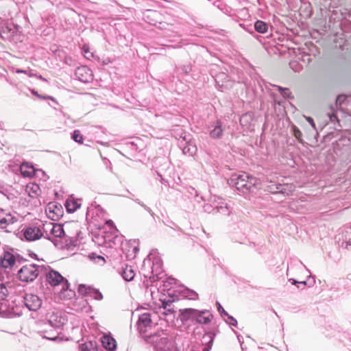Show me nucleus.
<instances>
[{
  "instance_id": "47",
  "label": "nucleus",
  "mask_w": 351,
  "mask_h": 351,
  "mask_svg": "<svg viewBox=\"0 0 351 351\" xmlns=\"http://www.w3.org/2000/svg\"><path fill=\"white\" fill-rule=\"evenodd\" d=\"M306 120L312 125V127H313L314 128H315L313 119L311 117H307Z\"/></svg>"
},
{
  "instance_id": "31",
  "label": "nucleus",
  "mask_w": 351,
  "mask_h": 351,
  "mask_svg": "<svg viewBox=\"0 0 351 351\" xmlns=\"http://www.w3.org/2000/svg\"><path fill=\"white\" fill-rule=\"evenodd\" d=\"M8 295V291L3 284H0V300H4Z\"/></svg>"
},
{
  "instance_id": "57",
  "label": "nucleus",
  "mask_w": 351,
  "mask_h": 351,
  "mask_svg": "<svg viewBox=\"0 0 351 351\" xmlns=\"http://www.w3.org/2000/svg\"><path fill=\"white\" fill-rule=\"evenodd\" d=\"M237 338H238L239 341L241 342L240 336H238Z\"/></svg>"
},
{
  "instance_id": "34",
  "label": "nucleus",
  "mask_w": 351,
  "mask_h": 351,
  "mask_svg": "<svg viewBox=\"0 0 351 351\" xmlns=\"http://www.w3.org/2000/svg\"><path fill=\"white\" fill-rule=\"evenodd\" d=\"M276 87L280 91L282 95L284 97H290V92H289V90L288 88H282L280 86H276Z\"/></svg>"
},
{
  "instance_id": "27",
  "label": "nucleus",
  "mask_w": 351,
  "mask_h": 351,
  "mask_svg": "<svg viewBox=\"0 0 351 351\" xmlns=\"http://www.w3.org/2000/svg\"><path fill=\"white\" fill-rule=\"evenodd\" d=\"M82 351H97V344L95 342L87 341L81 345Z\"/></svg>"
},
{
  "instance_id": "33",
  "label": "nucleus",
  "mask_w": 351,
  "mask_h": 351,
  "mask_svg": "<svg viewBox=\"0 0 351 351\" xmlns=\"http://www.w3.org/2000/svg\"><path fill=\"white\" fill-rule=\"evenodd\" d=\"M344 241L346 243V247H351V232L347 231L344 235Z\"/></svg>"
},
{
  "instance_id": "5",
  "label": "nucleus",
  "mask_w": 351,
  "mask_h": 351,
  "mask_svg": "<svg viewBox=\"0 0 351 351\" xmlns=\"http://www.w3.org/2000/svg\"><path fill=\"white\" fill-rule=\"evenodd\" d=\"M47 282L52 287L62 286V290H66L69 287V282L59 272L55 270H50L46 275Z\"/></svg>"
},
{
  "instance_id": "30",
  "label": "nucleus",
  "mask_w": 351,
  "mask_h": 351,
  "mask_svg": "<svg viewBox=\"0 0 351 351\" xmlns=\"http://www.w3.org/2000/svg\"><path fill=\"white\" fill-rule=\"evenodd\" d=\"M72 138L77 143H82L83 136L79 130H75L72 135Z\"/></svg>"
},
{
  "instance_id": "39",
  "label": "nucleus",
  "mask_w": 351,
  "mask_h": 351,
  "mask_svg": "<svg viewBox=\"0 0 351 351\" xmlns=\"http://www.w3.org/2000/svg\"><path fill=\"white\" fill-rule=\"evenodd\" d=\"M32 93L36 95L37 97L40 98V99H51V100H53V98L51 96H42L40 95H39L37 92L34 91V90H32Z\"/></svg>"
},
{
  "instance_id": "53",
  "label": "nucleus",
  "mask_w": 351,
  "mask_h": 351,
  "mask_svg": "<svg viewBox=\"0 0 351 351\" xmlns=\"http://www.w3.org/2000/svg\"><path fill=\"white\" fill-rule=\"evenodd\" d=\"M19 171H20L21 172H22V164H21V165H19Z\"/></svg>"
},
{
  "instance_id": "18",
  "label": "nucleus",
  "mask_w": 351,
  "mask_h": 351,
  "mask_svg": "<svg viewBox=\"0 0 351 351\" xmlns=\"http://www.w3.org/2000/svg\"><path fill=\"white\" fill-rule=\"evenodd\" d=\"M102 346L106 350L112 351L117 348V343L115 339L110 335H104L101 338Z\"/></svg>"
},
{
  "instance_id": "16",
  "label": "nucleus",
  "mask_w": 351,
  "mask_h": 351,
  "mask_svg": "<svg viewBox=\"0 0 351 351\" xmlns=\"http://www.w3.org/2000/svg\"><path fill=\"white\" fill-rule=\"evenodd\" d=\"M40 189L38 184L34 182H29L26 184L25 193L27 194L29 197L36 199L40 195Z\"/></svg>"
},
{
  "instance_id": "11",
  "label": "nucleus",
  "mask_w": 351,
  "mask_h": 351,
  "mask_svg": "<svg viewBox=\"0 0 351 351\" xmlns=\"http://www.w3.org/2000/svg\"><path fill=\"white\" fill-rule=\"evenodd\" d=\"M211 202L215 206L214 210H216L217 213L223 215H229L230 214L231 210L228 204L221 197L215 195L211 197Z\"/></svg>"
},
{
  "instance_id": "19",
  "label": "nucleus",
  "mask_w": 351,
  "mask_h": 351,
  "mask_svg": "<svg viewBox=\"0 0 351 351\" xmlns=\"http://www.w3.org/2000/svg\"><path fill=\"white\" fill-rule=\"evenodd\" d=\"M46 211L48 213L50 218L53 220H56L61 215V206L50 203L48 205Z\"/></svg>"
},
{
  "instance_id": "29",
  "label": "nucleus",
  "mask_w": 351,
  "mask_h": 351,
  "mask_svg": "<svg viewBox=\"0 0 351 351\" xmlns=\"http://www.w3.org/2000/svg\"><path fill=\"white\" fill-rule=\"evenodd\" d=\"M12 223H14L13 217L10 215L3 217V213H0V225H6Z\"/></svg>"
},
{
  "instance_id": "52",
  "label": "nucleus",
  "mask_w": 351,
  "mask_h": 351,
  "mask_svg": "<svg viewBox=\"0 0 351 351\" xmlns=\"http://www.w3.org/2000/svg\"><path fill=\"white\" fill-rule=\"evenodd\" d=\"M21 72H22V71L20 70V69H16V73H21Z\"/></svg>"
},
{
  "instance_id": "58",
  "label": "nucleus",
  "mask_w": 351,
  "mask_h": 351,
  "mask_svg": "<svg viewBox=\"0 0 351 351\" xmlns=\"http://www.w3.org/2000/svg\"><path fill=\"white\" fill-rule=\"evenodd\" d=\"M152 256V254H149V260L151 259V256Z\"/></svg>"
},
{
  "instance_id": "22",
  "label": "nucleus",
  "mask_w": 351,
  "mask_h": 351,
  "mask_svg": "<svg viewBox=\"0 0 351 351\" xmlns=\"http://www.w3.org/2000/svg\"><path fill=\"white\" fill-rule=\"evenodd\" d=\"M80 203L78 199H68L65 202V207L69 213H74L80 207Z\"/></svg>"
},
{
  "instance_id": "6",
  "label": "nucleus",
  "mask_w": 351,
  "mask_h": 351,
  "mask_svg": "<svg viewBox=\"0 0 351 351\" xmlns=\"http://www.w3.org/2000/svg\"><path fill=\"white\" fill-rule=\"evenodd\" d=\"M38 266L23 259V282H32L38 276Z\"/></svg>"
},
{
  "instance_id": "60",
  "label": "nucleus",
  "mask_w": 351,
  "mask_h": 351,
  "mask_svg": "<svg viewBox=\"0 0 351 351\" xmlns=\"http://www.w3.org/2000/svg\"><path fill=\"white\" fill-rule=\"evenodd\" d=\"M23 73H27V72L25 71H24V70L23 71Z\"/></svg>"
},
{
  "instance_id": "46",
  "label": "nucleus",
  "mask_w": 351,
  "mask_h": 351,
  "mask_svg": "<svg viewBox=\"0 0 351 351\" xmlns=\"http://www.w3.org/2000/svg\"><path fill=\"white\" fill-rule=\"evenodd\" d=\"M64 226L67 229L69 226H77V224L76 223H65Z\"/></svg>"
},
{
  "instance_id": "8",
  "label": "nucleus",
  "mask_w": 351,
  "mask_h": 351,
  "mask_svg": "<svg viewBox=\"0 0 351 351\" xmlns=\"http://www.w3.org/2000/svg\"><path fill=\"white\" fill-rule=\"evenodd\" d=\"M23 304L29 311H36L40 308L42 302L36 295L27 294L23 297Z\"/></svg>"
},
{
  "instance_id": "24",
  "label": "nucleus",
  "mask_w": 351,
  "mask_h": 351,
  "mask_svg": "<svg viewBox=\"0 0 351 351\" xmlns=\"http://www.w3.org/2000/svg\"><path fill=\"white\" fill-rule=\"evenodd\" d=\"M289 187L287 184L283 185V184H271L267 186V189L269 192L272 193H286V188Z\"/></svg>"
},
{
  "instance_id": "28",
  "label": "nucleus",
  "mask_w": 351,
  "mask_h": 351,
  "mask_svg": "<svg viewBox=\"0 0 351 351\" xmlns=\"http://www.w3.org/2000/svg\"><path fill=\"white\" fill-rule=\"evenodd\" d=\"M182 152L184 154H189L193 156L197 152V147L195 145L189 143L182 149Z\"/></svg>"
},
{
  "instance_id": "10",
  "label": "nucleus",
  "mask_w": 351,
  "mask_h": 351,
  "mask_svg": "<svg viewBox=\"0 0 351 351\" xmlns=\"http://www.w3.org/2000/svg\"><path fill=\"white\" fill-rule=\"evenodd\" d=\"M78 292L82 295L90 296L97 300H101L103 299L102 293L98 289L90 286L80 285L78 287Z\"/></svg>"
},
{
  "instance_id": "7",
  "label": "nucleus",
  "mask_w": 351,
  "mask_h": 351,
  "mask_svg": "<svg viewBox=\"0 0 351 351\" xmlns=\"http://www.w3.org/2000/svg\"><path fill=\"white\" fill-rule=\"evenodd\" d=\"M7 306L5 307V312L7 313V316L9 318H14L16 317H20L22 313V305L21 300H18V301L12 300L10 302H6Z\"/></svg>"
},
{
  "instance_id": "26",
  "label": "nucleus",
  "mask_w": 351,
  "mask_h": 351,
  "mask_svg": "<svg viewBox=\"0 0 351 351\" xmlns=\"http://www.w3.org/2000/svg\"><path fill=\"white\" fill-rule=\"evenodd\" d=\"M254 28L258 33L265 34L267 32L268 25L264 21H257L254 24Z\"/></svg>"
},
{
  "instance_id": "43",
  "label": "nucleus",
  "mask_w": 351,
  "mask_h": 351,
  "mask_svg": "<svg viewBox=\"0 0 351 351\" xmlns=\"http://www.w3.org/2000/svg\"><path fill=\"white\" fill-rule=\"evenodd\" d=\"M251 118V116L250 114H245L243 115L240 119V122L241 125L244 124V122L247 121L248 119Z\"/></svg>"
},
{
  "instance_id": "20",
  "label": "nucleus",
  "mask_w": 351,
  "mask_h": 351,
  "mask_svg": "<svg viewBox=\"0 0 351 351\" xmlns=\"http://www.w3.org/2000/svg\"><path fill=\"white\" fill-rule=\"evenodd\" d=\"M162 272V262L160 258H156L153 261V267L152 268V276H148L146 274H144V275L146 277H149V278H153L154 280L155 276L158 278V275H160Z\"/></svg>"
},
{
  "instance_id": "50",
  "label": "nucleus",
  "mask_w": 351,
  "mask_h": 351,
  "mask_svg": "<svg viewBox=\"0 0 351 351\" xmlns=\"http://www.w3.org/2000/svg\"><path fill=\"white\" fill-rule=\"evenodd\" d=\"M47 339H51V340H54L56 339V337L54 336V337H46Z\"/></svg>"
},
{
  "instance_id": "1",
  "label": "nucleus",
  "mask_w": 351,
  "mask_h": 351,
  "mask_svg": "<svg viewBox=\"0 0 351 351\" xmlns=\"http://www.w3.org/2000/svg\"><path fill=\"white\" fill-rule=\"evenodd\" d=\"M42 228L43 237L51 241L54 245L58 248L62 249L66 244L62 242L67 241V238H71V235H68L62 225L55 223L53 222L42 223Z\"/></svg>"
},
{
  "instance_id": "42",
  "label": "nucleus",
  "mask_w": 351,
  "mask_h": 351,
  "mask_svg": "<svg viewBox=\"0 0 351 351\" xmlns=\"http://www.w3.org/2000/svg\"><path fill=\"white\" fill-rule=\"evenodd\" d=\"M217 305L218 311L221 313V315H228V313L223 308L219 302H217Z\"/></svg>"
},
{
  "instance_id": "32",
  "label": "nucleus",
  "mask_w": 351,
  "mask_h": 351,
  "mask_svg": "<svg viewBox=\"0 0 351 351\" xmlns=\"http://www.w3.org/2000/svg\"><path fill=\"white\" fill-rule=\"evenodd\" d=\"M106 225L109 228V230L111 232V234L116 235V234L118 232V230L114 225L113 222L111 220H109L106 222Z\"/></svg>"
},
{
  "instance_id": "51",
  "label": "nucleus",
  "mask_w": 351,
  "mask_h": 351,
  "mask_svg": "<svg viewBox=\"0 0 351 351\" xmlns=\"http://www.w3.org/2000/svg\"><path fill=\"white\" fill-rule=\"evenodd\" d=\"M97 258H98L99 259L101 260L103 262H104V261H104V258L102 256H97Z\"/></svg>"
},
{
  "instance_id": "56",
  "label": "nucleus",
  "mask_w": 351,
  "mask_h": 351,
  "mask_svg": "<svg viewBox=\"0 0 351 351\" xmlns=\"http://www.w3.org/2000/svg\"><path fill=\"white\" fill-rule=\"evenodd\" d=\"M39 79H43V77L40 75V76H36Z\"/></svg>"
},
{
  "instance_id": "13",
  "label": "nucleus",
  "mask_w": 351,
  "mask_h": 351,
  "mask_svg": "<svg viewBox=\"0 0 351 351\" xmlns=\"http://www.w3.org/2000/svg\"><path fill=\"white\" fill-rule=\"evenodd\" d=\"M16 262L14 255L10 252H4L0 258L1 266L3 268H12Z\"/></svg>"
},
{
  "instance_id": "38",
  "label": "nucleus",
  "mask_w": 351,
  "mask_h": 351,
  "mask_svg": "<svg viewBox=\"0 0 351 351\" xmlns=\"http://www.w3.org/2000/svg\"><path fill=\"white\" fill-rule=\"evenodd\" d=\"M186 297L190 300H196L197 298V293L193 291H191L189 292Z\"/></svg>"
},
{
  "instance_id": "25",
  "label": "nucleus",
  "mask_w": 351,
  "mask_h": 351,
  "mask_svg": "<svg viewBox=\"0 0 351 351\" xmlns=\"http://www.w3.org/2000/svg\"><path fill=\"white\" fill-rule=\"evenodd\" d=\"M123 278L126 281H131L134 279L135 273L131 266H126L121 273Z\"/></svg>"
},
{
  "instance_id": "59",
  "label": "nucleus",
  "mask_w": 351,
  "mask_h": 351,
  "mask_svg": "<svg viewBox=\"0 0 351 351\" xmlns=\"http://www.w3.org/2000/svg\"><path fill=\"white\" fill-rule=\"evenodd\" d=\"M28 75H29V76H32V75H33V74H32V73H29Z\"/></svg>"
},
{
  "instance_id": "14",
  "label": "nucleus",
  "mask_w": 351,
  "mask_h": 351,
  "mask_svg": "<svg viewBox=\"0 0 351 351\" xmlns=\"http://www.w3.org/2000/svg\"><path fill=\"white\" fill-rule=\"evenodd\" d=\"M75 75L81 82H88L92 79V71L86 66H80L76 69Z\"/></svg>"
},
{
  "instance_id": "4",
  "label": "nucleus",
  "mask_w": 351,
  "mask_h": 351,
  "mask_svg": "<svg viewBox=\"0 0 351 351\" xmlns=\"http://www.w3.org/2000/svg\"><path fill=\"white\" fill-rule=\"evenodd\" d=\"M43 236L42 221H38L29 225L23 230V237L28 241H34Z\"/></svg>"
},
{
  "instance_id": "45",
  "label": "nucleus",
  "mask_w": 351,
  "mask_h": 351,
  "mask_svg": "<svg viewBox=\"0 0 351 351\" xmlns=\"http://www.w3.org/2000/svg\"><path fill=\"white\" fill-rule=\"evenodd\" d=\"M345 97L343 95H340L337 99V103H339L340 104L344 101Z\"/></svg>"
},
{
  "instance_id": "54",
  "label": "nucleus",
  "mask_w": 351,
  "mask_h": 351,
  "mask_svg": "<svg viewBox=\"0 0 351 351\" xmlns=\"http://www.w3.org/2000/svg\"><path fill=\"white\" fill-rule=\"evenodd\" d=\"M18 273L19 275L22 274V268L19 270Z\"/></svg>"
},
{
  "instance_id": "41",
  "label": "nucleus",
  "mask_w": 351,
  "mask_h": 351,
  "mask_svg": "<svg viewBox=\"0 0 351 351\" xmlns=\"http://www.w3.org/2000/svg\"><path fill=\"white\" fill-rule=\"evenodd\" d=\"M289 281L291 282L294 285H296L297 284H300V285H302L304 287L306 285V281L298 282V281H297L296 280H295L293 278L289 279Z\"/></svg>"
},
{
  "instance_id": "21",
  "label": "nucleus",
  "mask_w": 351,
  "mask_h": 351,
  "mask_svg": "<svg viewBox=\"0 0 351 351\" xmlns=\"http://www.w3.org/2000/svg\"><path fill=\"white\" fill-rule=\"evenodd\" d=\"M223 128L221 121H217L214 128L210 131V136L213 138H219L223 135Z\"/></svg>"
},
{
  "instance_id": "35",
  "label": "nucleus",
  "mask_w": 351,
  "mask_h": 351,
  "mask_svg": "<svg viewBox=\"0 0 351 351\" xmlns=\"http://www.w3.org/2000/svg\"><path fill=\"white\" fill-rule=\"evenodd\" d=\"M293 133H294V136L300 142H302V132L297 128H294L293 129Z\"/></svg>"
},
{
  "instance_id": "17",
  "label": "nucleus",
  "mask_w": 351,
  "mask_h": 351,
  "mask_svg": "<svg viewBox=\"0 0 351 351\" xmlns=\"http://www.w3.org/2000/svg\"><path fill=\"white\" fill-rule=\"evenodd\" d=\"M65 319L58 313H53L49 317L48 323L53 328H60L64 324Z\"/></svg>"
},
{
  "instance_id": "37",
  "label": "nucleus",
  "mask_w": 351,
  "mask_h": 351,
  "mask_svg": "<svg viewBox=\"0 0 351 351\" xmlns=\"http://www.w3.org/2000/svg\"><path fill=\"white\" fill-rule=\"evenodd\" d=\"M226 316L228 317L227 322L228 324L232 325V326H236L237 324V319H234L232 316L229 315L228 314Z\"/></svg>"
},
{
  "instance_id": "12",
  "label": "nucleus",
  "mask_w": 351,
  "mask_h": 351,
  "mask_svg": "<svg viewBox=\"0 0 351 351\" xmlns=\"http://www.w3.org/2000/svg\"><path fill=\"white\" fill-rule=\"evenodd\" d=\"M149 313H144L139 316L138 321V329L143 334L147 331L152 326V318Z\"/></svg>"
},
{
  "instance_id": "55",
  "label": "nucleus",
  "mask_w": 351,
  "mask_h": 351,
  "mask_svg": "<svg viewBox=\"0 0 351 351\" xmlns=\"http://www.w3.org/2000/svg\"><path fill=\"white\" fill-rule=\"evenodd\" d=\"M94 255H95L94 254H92V255L90 256V258H94Z\"/></svg>"
},
{
  "instance_id": "36",
  "label": "nucleus",
  "mask_w": 351,
  "mask_h": 351,
  "mask_svg": "<svg viewBox=\"0 0 351 351\" xmlns=\"http://www.w3.org/2000/svg\"><path fill=\"white\" fill-rule=\"evenodd\" d=\"M137 204L141 205L145 210H147L151 215H153L154 213L151 208L148 206H147L145 204H144L143 202H141L138 199H136L134 200Z\"/></svg>"
},
{
  "instance_id": "9",
  "label": "nucleus",
  "mask_w": 351,
  "mask_h": 351,
  "mask_svg": "<svg viewBox=\"0 0 351 351\" xmlns=\"http://www.w3.org/2000/svg\"><path fill=\"white\" fill-rule=\"evenodd\" d=\"M45 175V173L42 169H36L32 163L23 161V178L37 176L41 178Z\"/></svg>"
},
{
  "instance_id": "15",
  "label": "nucleus",
  "mask_w": 351,
  "mask_h": 351,
  "mask_svg": "<svg viewBox=\"0 0 351 351\" xmlns=\"http://www.w3.org/2000/svg\"><path fill=\"white\" fill-rule=\"evenodd\" d=\"M93 241L99 245H108L109 247H111L110 242L112 241V238L109 233L100 232L95 236Z\"/></svg>"
},
{
  "instance_id": "40",
  "label": "nucleus",
  "mask_w": 351,
  "mask_h": 351,
  "mask_svg": "<svg viewBox=\"0 0 351 351\" xmlns=\"http://www.w3.org/2000/svg\"><path fill=\"white\" fill-rule=\"evenodd\" d=\"M82 49L84 53V56L87 58H90V57H93V53L89 51L88 49L86 46H84Z\"/></svg>"
},
{
  "instance_id": "48",
  "label": "nucleus",
  "mask_w": 351,
  "mask_h": 351,
  "mask_svg": "<svg viewBox=\"0 0 351 351\" xmlns=\"http://www.w3.org/2000/svg\"><path fill=\"white\" fill-rule=\"evenodd\" d=\"M191 70V69L189 66H184V68L182 69V71L186 73H189Z\"/></svg>"
},
{
  "instance_id": "3",
  "label": "nucleus",
  "mask_w": 351,
  "mask_h": 351,
  "mask_svg": "<svg viewBox=\"0 0 351 351\" xmlns=\"http://www.w3.org/2000/svg\"><path fill=\"white\" fill-rule=\"evenodd\" d=\"M228 182L230 186H235L238 191L243 193L250 191L258 184L256 178L249 176L247 173L242 172L241 173L233 174Z\"/></svg>"
},
{
  "instance_id": "44",
  "label": "nucleus",
  "mask_w": 351,
  "mask_h": 351,
  "mask_svg": "<svg viewBox=\"0 0 351 351\" xmlns=\"http://www.w3.org/2000/svg\"><path fill=\"white\" fill-rule=\"evenodd\" d=\"M2 300H0V313L1 312H5V307L7 306L6 302H1Z\"/></svg>"
},
{
  "instance_id": "2",
  "label": "nucleus",
  "mask_w": 351,
  "mask_h": 351,
  "mask_svg": "<svg viewBox=\"0 0 351 351\" xmlns=\"http://www.w3.org/2000/svg\"><path fill=\"white\" fill-rule=\"evenodd\" d=\"M180 318L182 322H195L200 324H208L213 319V315L208 310L184 308L180 310Z\"/></svg>"
},
{
  "instance_id": "23",
  "label": "nucleus",
  "mask_w": 351,
  "mask_h": 351,
  "mask_svg": "<svg viewBox=\"0 0 351 351\" xmlns=\"http://www.w3.org/2000/svg\"><path fill=\"white\" fill-rule=\"evenodd\" d=\"M162 308H163L162 314L165 315H171L175 313L172 300L162 301Z\"/></svg>"
},
{
  "instance_id": "49",
  "label": "nucleus",
  "mask_w": 351,
  "mask_h": 351,
  "mask_svg": "<svg viewBox=\"0 0 351 351\" xmlns=\"http://www.w3.org/2000/svg\"><path fill=\"white\" fill-rule=\"evenodd\" d=\"M337 117L335 114H332V115H330V119L331 121H333L334 119H336Z\"/></svg>"
}]
</instances>
